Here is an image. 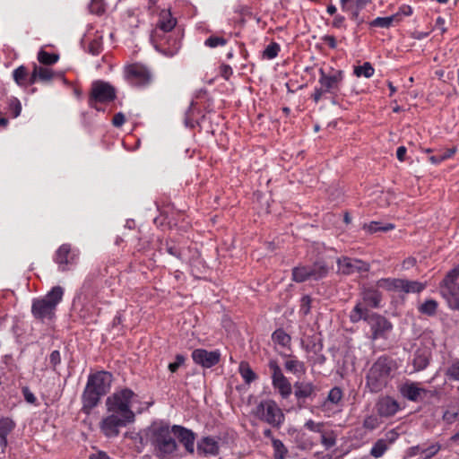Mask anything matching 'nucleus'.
<instances>
[{"label": "nucleus", "instance_id": "26", "mask_svg": "<svg viewBox=\"0 0 459 459\" xmlns=\"http://www.w3.org/2000/svg\"><path fill=\"white\" fill-rule=\"evenodd\" d=\"M430 359V351L428 348L422 347L418 348L415 351V353L413 355L412 359V365L414 367L415 371H420L425 369L429 363Z\"/></svg>", "mask_w": 459, "mask_h": 459}, {"label": "nucleus", "instance_id": "20", "mask_svg": "<svg viewBox=\"0 0 459 459\" xmlns=\"http://www.w3.org/2000/svg\"><path fill=\"white\" fill-rule=\"evenodd\" d=\"M219 438L215 437H204L197 442L196 451L201 456H216L220 452Z\"/></svg>", "mask_w": 459, "mask_h": 459}, {"label": "nucleus", "instance_id": "41", "mask_svg": "<svg viewBox=\"0 0 459 459\" xmlns=\"http://www.w3.org/2000/svg\"><path fill=\"white\" fill-rule=\"evenodd\" d=\"M238 369H239V373H240L242 378L244 379V381L247 384H250L252 381H254L255 379V377H256L255 374L254 373V371L251 369V368L249 367V365L247 362L242 361L239 364Z\"/></svg>", "mask_w": 459, "mask_h": 459}, {"label": "nucleus", "instance_id": "59", "mask_svg": "<svg viewBox=\"0 0 459 459\" xmlns=\"http://www.w3.org/2000/svg\"><path fill=\"white\" fill-rule=\"evenodd\" d=\"M167 251H168L169 254H170L171 255L176 256L177 258H178L180 260H184L185 259V252H184V250L178 249L176 247H169L167 248Z\"/></svg>", "mask_w": 459, "mask_h": 459}, {"label": "nucleus", "instance_id": "30", "mask_svg": "<svg viewBox=\"0 0 459 459\" xmlns=\"http://www.w3.org/2000/svg\"><path fill=\"white\" fill-rule=\"evenodd\" d=\"M295 396L298 399L311 397L316 393V386L311 382H296L294 384Z\"/></svg>", "mask_w": 459, "mask_h": 459}, {"label": "nucleus", "instance_id": "63", "mask_svg": "<svg viewBox=\"0 0 459 459\" xmlns=\"http://www.w3.org/2000/svg\"><path fill=\"white\" fill-rule=\"evenodd\" d=\"M323 41L331 48H335L337 47L336 39L332 35L324 36Z\"/></svg>", "mask_w": 459, "mask_h": 459}, {"label": "nucleus", "instance_id": "25", "mask_svg": "<svg viewBox=\"0 0 459 459\" xmlns=\"http://www.w3.org/2000/svg\"><path fill=\"white\" fill-rule=\"evenodd\" d=\"M368 0H341L343 12L349 13L351 19L357 20L359 13L368 4Z\"/></svg>", "mask_w": 459, "mask_h": 459}, {"label": "nucleus", "instance_id": "3", "mask_svg": "<svg viewBox=\"0 0 459 459\" xmlns=\"http://www.w3.org/2000/svg\"><path fill=\"white\" fill-rule=\"evenodd\" d=\"M367 309L358 303L350 313V320L358 323L361 319L367 321L370 327V338L372 340L387 339L393 329L392 323L385 316L378 314H372L366 316Z\"/></svg>", "mask_w": 459, "mask_h": 459}, {"label": "nucleus", "instance_id": "44", "mask_svg": "<svg viewBox=\"0 0 459 459\" xmlns=\"http://www.w3.org/2000/svg\"><path fill=\"white\" fill-rule=\"evenodd\" d=\"M281 50V47L276 42L270 43L263 52V57L268 60L275 58Z\"/></svg>", "mask_w": 459, "mask_h": 459}, {"label": "nucleus", "instance_id": "32", "mask_svg": "<svg viewBox=\"0 0 459 459\" xmlns=\"http://www.w3.org/2000/svg\"><path fill=\"white\" fill-rule=\"evenodd\" d=\"M402 279L398 278H382L377 281V287L388 291L400 292Z\"/></svg>", "mask_w": 459, "mask_h": 459}, {"label": "nucleus", "instance_id": "8", "mask_svg": "<svg viewBox=\"0 0 459 459\" xmlns=\"http://www.w3.org/2000/svg\"><path fill=\"white\" fill-rule=\"evenodd\" d=\"M391 365L387 358L380 357L371 366L367 375V385L372 393H378L386 386L391 377Z\"/></svg>", "mask_w": 459, "mask_h": 459}, {"label": "nucleus", "instance_id": "42", "mask_svg": "<svg viewBox=\"0 0 459 459\" xmlns=\"http://www.w3.org/2000/svg\"><path fill=\"white\" fill-rule=\"evenodd\" d=\"M34 68L36 70V74H38V76L39 78V82H48L51 81L52 78L54 77V73H53L52 69H50L48 67H44V66L35 65Z\"/></svg>", "mask_w": 459, "mask_h": 459}, {"label": "nucleus", "instance_id": "37", "mask_svg": "<svg viewBox=\"0 0 459 459\" xmlns=\"http://www.w3.org/2000/svg\"><path fill=\"white\" fill-rule=\"evenodd\" d=\"M394 21H399L398 14H394L388 17H377L370 22V26L379 28H389L392 25L393 22Z\"/></svg>", "mask_w": 459, "mask_h": 459}, {"label": "nucleus", "instance_id": "53", "mask_svg": "<svg viewBox=\"0 0 459 459\" xmlns=\"http://www.w3.org/2000/svg\"><path fill=\"white\" fill-rule=\"evenodd\" d=\"M446 375L452 380L459 381V359L454 361L446 371Z\"/></svg>", "mask_w": 459, "mask_h": 459}, {"label": "nucleus", "instance_id": "18", "mask_svg": "<svg viewBox=\"0 0 459 459\" xmlns=\"http://www.w3.org/2000/svg\"><path fill=\"white\" fill-rule=\"evenodd\" d=\"M112 375L107 371H99L88 377L87 385L105 395L110 389Z\"/></svg>", "mask_w": 459, "mask_h": 459}, {"label": "nucleus", "instance_id": "64", "mask_svg": "<svg viewBox=\"0 0 459 459\" xmlns=\"http://www.w3.org/2000/svg\"><path fill=\"white\" fill-rule=\"evenodd\" d=\"M90 459H110V457L105 452L98 451L97 453L91 454Z\"/></svg>", "mask_w": 459, "mask_h": 459}, {"label": "nucleus", "instance_id": "39", "mask_svg": "<svg viewBox=\"0 0 459 459\" xmlns=\"http://www.w3.org/2000/svg\"><path fill=\"white\" fill-rule=\"evenodd\" d=\"M59 59V56L56 54L48 53L43 49L38 53V60L40 64L51 65L56 64Z\"/></svg>", "mask_w": 459, "mask_h": 459}, {"label": "nucleus", "instance_id": "2", "mask_svg": "<svg viewBox=\"0 0 459 459\" xmlns=\"http://www.w3.org/2000/svg\"><path fill=\"white\" fill-rule=\"evenodd\" d=\"M319 87H316L312 94L313 100L317 103L325 94L335 98L341 91L344 80V72L332 66L321 67L318 70Z\"/></svg>", "mask_w": 459, "mask_h": 459}, {"label": "nucleus", "instance_id": "47", "mask_svg": "<svg viewBox=\"0 0 459 459\" xmlns=\"http://www.w3.org/2000/svg\"><path fill=\"white\" fill-rule=\"evenodd\" d=\"M455 152V149H447L440 153L429 157V160L433 164H438L445 160L451 158Z\"/></svg>", "mask_w": 459, "mask_h": 459}, {"label": "nucleus", "instance_id": "24", "mask_svg": "<svg viewBox=\"0 0 459 459\" xmlns=\"http://www.w3.org/2000/svg\"><path fill=\"white\" fill-rule=\"evenodd\" d=\"M399 391L401 394L411 402H417L422 394H425L427 391L424 388L420 387V384L416 382H405L403 384Z\"/></svg>", "mask_w": 459, "mask_h": 459}, {"label": "nucleus", "instance_id": "34", "mask_svg": "<svg viewBox=\"0 0 459 459\" xmlns=\"http://www.w3.org/2000/svg\"><path fill=\"white\" fill-rule=\"evenodd\" d=\"M364 299L370 306L378 307L382 300V295L377 290L368 288L364 291Z\"/></svg>", "mask_w": 459, "mask_h": 459}, {"label": "nucleus", "instance_id": "43", "mask_svg": "<svg viewBox=\"0 0 459 459\" xmlns=\"http://www.w3.org/2000/svg\"><path fill=\"white\" fill-rule=\"evenodd\" d=\"M273 341L281 346H287L290 342V336L282 329H277L272 335Z\"/></svg>", "mask_w": 459, "mask_h": 459}, {"label": "nucleus", "instance_id": "14", "mask_svg": "<svg viewBox=\"0 0 459 459\" xmlns=\"http://www.w3.org/2000/svg\"><path fill=\"white\" fill-rule=\"evenodd\" d=\"M79 257V251L73 248L70 244H63L56 250L54 261L58 265V269L65 272L74 266Z\"/></svg>", "mask_w": 459, "mask_h": 459}, {"label": "nucleus", "instance_id": "23", "mask_svg": "<svg viewBox=\"0 0 459 459\" xmlns=\"http://www.w3.org/2000/svg\"><path fill=\"white\" fill-rule=\"evenodd\" d=\"M101 396H103L102 394L86 385L82 396V411L90 414L91 410L98 405Z\"/></svg>", "mask_w": 459, "mask_h": 459}, {"label": "nucleus", "instance_id": "11", "mask_svg": "<svg viewBox=\"0 0 459 459\" xmlns=\"http://www.w3.org/2000/svg\"><path fill=\"white\" fill-rule=\"evenodd\" d=\"M124 78L131 86L145 87L152 81V74L146 66L140 64H131L124 68Z\"/></svg>", "mask_w": 459, "mask_h": 459}, {"label": "nucleus", "instance_id": "9", "mask_svg": "<svg viewBox=\"0 0 459 459\" xmlns=\"http://www.w3.org/2000/svg\"><path fill=\"white\" fill-rule=\"evenodd\" d=\"M253 414L260 420L275 428H280L285 420L281 409L272 399L261 401L253 410Z\"/></svg>", "mask_w": 459, "mask_h": 459}, {"label": "nucleus", "instance_id": "13", "mask_svg": "<svg viewBox=\"0 0 459 459\" xmlns=\"http://www.w3.org/2000/svg\"><path fill=\"white\" fill-rule=\"evenodd\" d=\"M134 420L124 418L123 415L115 412H108L100 422V429L107 437H116L119 435L120 429L126 427Z\"/></svg>", "mask_w": 459, "mask_h": 459}, {"label": "nucleus", "instance_id": "55", "mask_svg": "<svg viewBox=\"0 0 459 459\" xmlns=\"http://www.w3.org/2000/svg\"><path fill=\"white\" fill-rule=\"evenodd\" d=\"M324 424L322 422H316L313 420H308L305 423V428L310 431L321 433L323 429Z\"/></svg>", "mask_w": 459, "mask_h": 459}, {"label": "nucleus", "instance_id": "61", "mask_svg": "<svg viewBox=\"0 0 459 459\" xmlns=\"http://www.w3.org/2000/svg\"><path fill=\"white\" fill-rule=\"evenodd\" d=\"M126 121L125 116L122 113H117L114 116L112 124L114 126L119 127L121 126Z\"/></svg>", "mask_w": 459, "mask_h": 459}, {"label": "nucleus", "instance_id": "33", "mask_svg": "<svg viewBox=\"0 0 459 459\" xmlns=\"http://www.w3.org/2000/svg\"><path fill=\"white\" fill-rule=\"evenodd\" d=\"M437 308L438 303L433 299H428L418 306V311L421 315L428 316H434L437 314Z\"/></svg>", "mask_w": 459, "mask_h": 459}, {"label": "nucleus", "instance_id": "4", "mask_svg": "<svg viewBox=\"0 0 459 459\" xmlns=\"http://www.w3.org/2000/svg\"><path fill=\"white\" fill-rule=\"evenodd\" d=\"M176 25V20L172 18L170 13L162 11L160 14L156 29L153 30L152 40L155 42V48L166 56H175L181 48L180 41L176 38L169 37L168 39V46H164L161 42H156L157 38L161 36L162 32H169Z\"/></svg>", "mask_w": 459, "mask_h": 459}, {"label": "nucleus", "instance_id": "54", "mask_svg": "<svg viewBox=\"0 0 459 459\" xmlns=\"http://www.w3.org/2000/svg\"><path fill=\"white\" fill-rule=\"evenodd\" d=\"M311 302L312 299L308 295L303 296L300 299V308L299 313L303 316H307L309 314L311 309Z\"/></svg>", "mask_w": 459, "mask_h": 459}, {"label": "nucleus", "instance_id": "58", "mask_svg": "<svg viewBox=\"0 0 459 459\" xmlns=\"http://www.w3.org/2000/svg\"><path fill=\"white\" fill-rule=\"evenodd\" d=\"M61 362V356L58 351H53L49 355V363L55 368Z\"/></svg>", "mask_w": 459, "mask_h": 459}, {"label": "nucleus", "instance_id": "38", "mask_svg": "<svg viewBox=\"0 0 459 459\" xmlns=\"http://www.w3.org/2000/svg\"><path fill=\"white\" fill-rule=\"evenodd\" d=\"M272 446L273 448V457L275 459L285 458L288 449L280 439L272 438Z\"/></svg>", "mask_w": 459, "mask_h": 459}, {"label": "nucleus", "instance_id": "21", "mask_svg": "<svg viewBox=\"0 0 459 459\" xmlns=\"http://www.w3.org/2000/svg\"><path fill=\"white\" fill-rule=\"evenodd\" d=\"M172 429L174 437H177L178 438L179 442L185 446L186 452L194 454L195 434L192 430L179 425H173Z\"/></svg>", "mask_w": 459, "mask_h": 459}, {"label": "nucleus", "instance_id": "31", "mask_svg": "<svg viewBox=\"0 0 459 459\" xmlns=\"http://www.w3.org/2000/svg\"><path fill=\"white\" fill-rule=\"evenodd\" d=\"M401 282L400 292L404 293H420L428 286L427 281L421 282L418 281L402 279Z\"/></svg>", "mask_w": 459, "mask_h": 459}, {"label": "nucleus", "instance_id": "56", "mask_svg": "<svg viewBox=\"0 0 459 459\" xmlns=\"http://www.w3.org/2000/svg\"><path fill=\"white\" fill-rule=\"evenodd\" d=\"M9 109L13 117L20 116L22 111L21 102L17 99H13L10 101Z\"/></svg>", "mask_w": 459, "mask_h": 459}, {"label": "nucleus", "instance_id": "40", "mask_svg": "<svg viewBox=\"0 0 459 459\" xmlns=\"http://www.w3.org/2000/svg\"><path fill=\"white\" fill-rule=\"evenodd\" d=\"M321 444L325 447V449H329L335 446L337 436L333 431H325L323 430L321 433Z\"/></svg>", "mask_w": 459, "mask_h": 459}, {"label": "nucleus", "instance_id": "16", "mask_svg": "<svg viewBox=\"0 0 459 459\" xmlns=\"http://www.w3.org/2000/svg\"><path fill=\"white\" fill-rule=\"evenodd\" d=\"M398 437L399 433L395 429L388 430L384 437L378 438L373 444L369 455L376 459L382 457Z\"/></svg>", "mask_w": 459, "mask_h": 459}, {"label": "nucleus", "instance_id": "50", "mask_svg": "<svg viewBox=\"0 0 459 459\" xmlns=\"http://www.w3.org/2000/svg\"><path fill=\"white\" fill-rule=\"evenodd\" d=\"M342 395L343 394L342 389L335 386L329 391L327 401L333 404H338L341 402Z\"/></svg>", "mask_w": 459, "mask_h": 459}, {"label": "nucleus", "instance_id": "6", "mask_svg": "<svg viewBox=\"0 0 459 459\" xmlns=\"http://www.w3.org/2000/svg\"><path fill=\"white\" fill-rule=\"evenodd\" d=\"M64 289L53 287L43 298L32 301L31 313L38 319H50L55 314L56 306L62 301Z\"/></svg>", "mask_w": 459, "mask_h": 459}, {"label": "nucleus", "instance_id": "46", "mask_svg": "<svg viewBox=\"0 0 459 459\" xmlns=\"http://www.w3.org/2000/svg\"><path fill=\"white\" fill-rule=\"evenodd\" d=\"M394 226L391 223L385 224V226H380V223L377 221H372L368 225L364 226V229L367 230L369 233H375L377 231H388L393 230Z\"/></svg>", "mask_w": 459, "mask_h": 459}, {"label": "nucleus", "instance_id": "62", "mask_svg": "<svg viewBox=\"0 0 459 459\" xmlns=\"http://www.w3.org/2000/svg\"><path fill=\"white\" fill-rule=\"evenodd\" d=\"M395 14H398V17L400 15L411 16L412 14V8L410 5L403 4Z\"/></svg>", "mask_w": 459, "mask_h": 459}, {"label": "nucleus", "instance_id": "27", "mask_svg": "<svg viewBox=\"0 0 459 459\" xmlns=\"http://www.w3.org/2000/svg\"><path fill=\"white\" fill-rule=\"evenodd\" d=\"M126 437L133 441L135 449L139 453L143 450L147 444H149V438L146 436V428L139 432L128 431L126 433Z\"/></svg>", "mask_w": 459, "mask_h": 459}, {"label": "nucleus", "instance_id": "60", "mask_svg": "<svg viewBox=\"0 0 459 459\" xmlns=\"http://www.w3.org/2000/svg\"><path fill=\"white\" fill-rule=\"evenodd\" d=\"M233 74L232 68L229 65H222L221 66V74L223 78L228 80Z\"/></svg>", "mask_w": 459, "mask_h": 459}, {"label": "nucleus", "instance_id": "48", "mask_svg": "<svg viewBox=\"0 0 459 459\" xmlns=\"http://www.w3.org/2000/svg\"><path fill=\"white\" fill-rule=\"evenodd\" d=\"M443 420L447 424L454 423L459 419V407H451L447 409L443 414Z\"/></svg>", "mask_w": 459, "mask_h": 459}, {"label": "nucleus", "instance_id": "5", "mask_svg": "<svg viewBox=\"0 0 459 459\" xmlns=\"http://www.w3.org/2000/svg\"><path fill=\"white\" fill-rule=\"evenodd\" d=\"M137 398L138 395L129 388L117 389L106 400L107 411L118 413L134 421L135 414L132 406Z\"/></svg>", "mask_w": 459, "mask_h": 459}, {"label": "nucleus", "instance_id": "57", "mask_svg": "<svg viewBox=\"0 0 459 459\" xmlns=\"http://www.w3.org/2000/svg\"><path fill=\"white\" fill-rule=\"evenodd\" d=\"M184 361H185V357L181 354H178L176 356L175 361L169 364V369L172 373L176 372L178 369V368L184 363Z\"/></svg>", "mask_w": 459, "mask_h": 459}, {"label": "nucleus", "instance_id": "1", "mask_svg": "<svg viewBox=\"0 0 459 459\" xmlns=\"http://www.w3.org/2000/svg\"><path fill=\"white\" fill-rule=\"evenodd\" d=\"M146 436L153 455L158 459H174L179 455V446L172 427L164 421H154L146 428Z\"/></svg>", "mask_w": 459, "mask_h": 459}, {"label": "nucleus", "instance_id": "22", "mask_svg": "<svg viewBox=\"0 0 459 459\" xmlns=\"http://www.w3.org/2000/svg\"><path fill=\"white\" fill-rule=\"evenodd\" d=\"M377 411L381 417H392L399 410V403L390 396H385L378 400L376 405Z\"/></svg>", "mask_w": 459, "mask_h": 459}, {"label": "nucleus", "instance_id": "36", "mask_svg": "<svg viewBox=\"0 0 459 459\" xmlns=\"http://www.w3.org/2000/svg\"><path fill=\"white\" fill-rule=\"evenodd\" d=\"M353 73L357 77L371 78L375 69L369 62H365L362 65L355 66Z\"/></svg>", "mask_w": 459, "mask_h": 459}, {"label": "nucleus", "instance_id": "51", "mask_svg": "<svg viewBox=\"0 0 459 459\" xmlns=\"http://www.w3.org/2000/svg\"><path fill=\"white\" fill-rule=\"evenodd\" d=\"M380 421L376 415H368L363 420V427L368 430H374L378 428Z\"/></svg>", "mask_w": 459, "mask_h": 459}, {"label": "nucleus", "instance_id": "49", "mask_svg": "<svg viewBox=\"0 0 459 459\" xmlns=\"http://www.w3.org/2000/svg\"><path fill=\"white\" fill-rule=\"evenodd\" d=\"M89 10L91 13L100 15L105 12V3L103 0H91Z\"/></svg>", "mask_w": 459, "mask_h": 459}, {"label": "nucleus", "instance_id": "15", "mask_svg": "<svg viewBox=\"0 0 459 459\" xmlns=\"http://www.w3.org/2000/svg\"><path fill=\"white\" fill-rule=\"evenodd\" d=\"M269 368L272 371V384L277 389L283 399L288 398L292 392L289 379L283 375L281 368L275 360L269 362Z\"/></svg>", "mask_w": 459, "mask_h": 459}, {"label": "nucleus", "instance_id": "7", "mask_svg": "<svg viewBox=\"0 0 459 459\" xmlns=\"http://www.w3.org/2000/svg\"><path fill=\"white\" fill-rule=\"evenodd\" d=\"M459 264L439 283V294L452 310L459 311Z\"/></svg>", "mask_w": 459, "mask_h": 459}, {"label": "nucleus", "instance_id": "19", "mask_svg": "<svg viewBox=\"0 0 459 459\" xmlns=\"http://www.w3.org/2000/svg\"><path fill=\"white\" fill-rule=\"evenodd\" d=\"M191 356L195 364L209 368L220 361L221 352L218 350L207 351L204 349H195L193 351Z\"/></svg>", "mask_w": 459, "mask_h": 459}, {"label": "nucleus", "instance_id": "45", "mask_svg": "<svg viewBox=\"0 0 459 459\" xmlns=\"http://www.w3.org/2000/svg\"><path fill=\"white\" fill-rule=\"evenodd\" d=\"M227 43H228L227 39H225L223 37L216 36V35L210 36L204 41V45L211 48H214L217 47H222V46H225Z\"/></svg>", "mask_w": 459, "mask_h": 459}, {"label": "nucleus", "instance_id": "52", "mask_svg": "<svg viewBox=\"0 0 459 459\" xmlns=\"http://www.w3.org/2000/svg\"><path fill=\"white\" fill-rule=\"evenodd\" d=\"M298 446L303 450L310 449L313 446V442L305 433H299L297 436Z\"/></svg>", "mask_w": 459, "mask_h": 459}, {"label": "nucleus", "instance_id": "29", "mask_svg": "<svg viewBox=\"0 0 459 459\" xmlns=\"http://www.w3.org/2000/svg\"><path fill=\"white\" fill-rule=\"evenodd\" d=\"M284 367L288 372L292 373L299 377L306 373L305 363L301 360H299L294 356L288 357L284 362Z\"/></svg>", "mask_w": 459, "mask_h": 459}, {"label": "nucleus", "instance_id": "12", "mask_svg": "<svg viewBox=\"0 0 459 459\" xmlns=\"http://www.w3.org/2000/svg\"><path fill=\"white\" fill-rule=\"evenodd\" d=\"M116 98V91L109 83L96 81L91 84L89 105L97 110H100L97 104L112 101Z\"/></svg>", "mask_w": 459, "mask_h": 459}, {"label": "nucleus", "instance_id": "35", "mask_svg": "<svg viewBox=\"0 0 459 459\" xmlns=\"http://www.w3.org/2000/svg\"><path fill=\"white\" fill-rule=\"evenodd\" d=\"M28 71L23 65L19 66L13 72V77L15 82L23 87L28 86Z\"/></svg>", "mask_w": 459, "mask_h": 459}, {"label": "nucleus", "instance_id": "10", "mask_svg": "<svg viewBox=\"0 0 459 459\" xmlns=\"http://www.w3.org/2000/svg\"><path fill=\"white\" fill-rule=\"evenodd\" d=\"M329 273V267L323 260H317L312 264H300L292 269V280L296 282L318 281Z\"/></svg>", "mask_w": 459, "mask_h": 459}, {"label": "nucleus", "instance_id": "17", "mask_svg": "<svg viewBox=\"0 0 459 459\" xmlns=\"http://www.w3.org/2000/svg\"><path fill=\"white\" fill-rule=\"evenodd\" d=\"M338 271L341 273L349 275L355 273H366L369 270L368 264L347 256H342L337 260Z\"/></svg>", "mask_w": 459, "mask_h": 459}, {"label": "nucleus", "instance_id": "28", "mask_svg": "<svg viewBox=\"0 0 459 459\" xmlns=\"http://www.w3.org/2000/svg\"><path fill=\"white\" fill-rule=\"evenodd\" d=\"M15 428L14 421L10 418H2L0 419V446L4 450L7 445V436Z\"/></svg>", "mask_w": 459, "mask_h": 459}]
</instances>
